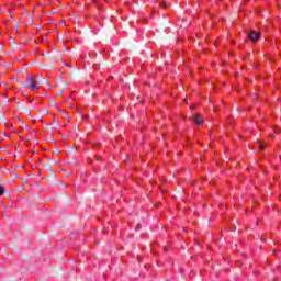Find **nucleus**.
Listing matches in <instances>:
<instances>
[{"label":"nucleus","instance_id":"nucleus-1","mask_svg":"<svg viewBox=\"0 0 281 281\" xmlns=\"http://www.w3.org/2000/svg\"><path fill=\"white\" fill-rule=\"evenodd\" d=\"M27 82H29V89L31 91H38V89L41 87V82H38V80H36V78L27 77Z\"/></svg>","mask_w":281,"mask_h":281},{"label":"nucleus","instance_id":"nucleus-2","mask_svg":"<svg viewBox=\"0 0 281 281\" xmlns=\"http://www.w3.org/2000/svg\"><path fill=\"white\" fill-rule=\"evenodd\" d=\"M248 38H249V41H251L252 43H258V40L260 38V32L251 31V32L248 34Z\"/></svg>","mask_w":281,"mask_h":281},{"label":"nucleus","instance_id":"nucleus-3","mask_svg":"<svg viewBox=\"0 0 281 281\" xmlns=\"http://www.w3.org/2000/svg\"><path fill=\"white\" fill-rule=\"evenodd\" d=\"M193 122H195V124H198V126H201V124H203V122H205V120L203 119V116L201 114H194Z\"/></svg>","mask_w":281,"mask_h":281},{"label":"nucleus","instance_id":"nucleus-4","mask_svg":"<svg viewBox=\"0 0 281 281\" xmlns=\"http://www.w3.org/2000/svg\"><path fill=\"white\" fill-rule=\"evenodd\" d=\"M5 194V189L3 187H0V196H3Z\"/></svg>","mask_w":281,"mask_h":281},{"label":"nucleus","instance_id":"nucleus-5","mask_svg":"<svg viewBox=\"0 0 281 281\" xmlns=\"http://www.w3.org/2000/svg\"><path fill=\"white\" fill-rule=\"evenodd\" d=\"M266 146H267V144H265V143H259V148H260V150H263Z\"/></svg>","mask_w":281,"mask_h":281},{"label":"nucleus","instance_id":"nucleus-6","mask_svg":"<svg viewBox=\"0 0 281 281\" xmlns=\"http://www.w3.org/2000/svg\"><path fill=\"white\" fill-rule=\"evenodd\" d=\"M110 31H111V32H115V26L111 25V26H110Z\"/></svg>","mask_w":281,"mask_h":281},{"label":"nucleus","instance_id":"nucleus-7","mask_svg":"<svg viewBox=\"0 0 281 281\" xmlns=\"http://www.w3.org/2000/svg\"><path fill=\"white\" fill-rule=\"evenodd\" d=\"M136 229H142V225H137V226H136Z\"/></svg>","mask_w":281,"mask_h":281},{"label":"nucleus","instance_id":"nucleus-8","mask_svg":"<svg viewBox=\"0 0 281 281\" xmlns=\"http://www.w3.org/2000/svg\"><path fill=\"white\" fill-rule=\"evenodd\" d=\"M160 8H166V4H164V3H160Z\"/></svg>","mask_w":281,"mask_h":281}]
</instances>
